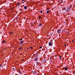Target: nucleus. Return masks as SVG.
I'll list each match as a JSON object with an SVG mask.
<instances>
[{
    "label": "nucleus",
    "mask_w": 75,
    "mask_h": 75,
    "mask_svg": "<svg viewBox=\"0 0 75 75\" xmlns=\"http://www.w3.org/2000/svg\"><path fill=\"white\" fill-rule=\"evenodd\" d=\"M49 46H52V42H50L49 43Z\"/></svg>",
    "instance_id": "f257e3e1"
},
{
    "label": "nucleus",
    "mask_w": 75,
    "mask_h": 75,
    "mask_svg": "<svg viewBox=\"0 0 75 75\" xmlns=\"http://www.w3.org/2000/svg\"><path fill=\"white\" fill-rule=\"evenodd\" d=\"M57 32L58 33H61V30L60 29L58 30Z\"/></svg>",
    "instance_id": "f03ea898"
},
{
    "label": "nucleus",
    "mask_w": 75,
    "mask_h": 75,
    "mask_svg": "<svg viewBox=\"0 0 75 75\" xmlns=\"http://www.w3.org/2000/svg\"><path fill=\"white\" fill-rule=\"evenodd\" d=\"M23 42H24V41H21L20 43V45H21V44H23Z\"/></svg>",
    "instance_id": "7ed1b4c3"
},
{
    "label": "nucleus",
    "mask_w": 75,
    "mask_h": 75,
    "mask_svg": "<svg viewBox=\"0 0 75 75\" xmlns=\"http://www.w3.org/2000/svg\"><path fill=\"white\" fill-rule=\"evenodd\" d=\"M38 60V58H35L34 59V61H37Z\"/></svg>",
    "instance_id": "20e7f679"
},
{
    "label": "nucleus",
    "mask_w": 75,
    "mask_h": 75,
    "mask_svg": "<svg viewBox=\"0 0 75 75\" xmlns=\"http://www.w3.org/2000/svg\"><path fill=\"white\" fill-rule=\"evenodd\" d=\"M64 69H65V70L66 71H67V70H68V68H67V67H64Z\"/></svg>",
    "instance_id": "39448f33"
},
{
    "label": "nucleus",
    "mask_w": 75,
    "mask_h": 75,
    "mask_svg": "<svg viewBox=\"0 0 75 75\" xmlns=\"http://www.w3.org/2000/svg\"><path fill=\"white\" fill-rule=\"evenodd\" d=\"M39 62H38L36 63V65H39Z\"/></svg>",
    "instance_id": "423d86ee"
},
{
    "label": "nucleus",
    "mask_w": 75,
    "mask_h": 75,
    "mask_svg": "<svg viewBox=\"0 0 75 75\" xmlns=\"http://www.w3.org/2000/svg\"><path fill=\"white\" fill-rule=\"evenodd\" d=\"M24 9H27V6H25V7H24Z\"/></svg>",
    "instance_id": "0eeeda50"
},
{
    "label": "nucleus",
    "mask_w": 75,
    "mask_h": 75,
    "mask_svg": "<svg viewBox=\"0 0 75 75\" xmlns=\"http://www.w3.org/2000/svg\"><path fill=\"white\" fill-rule=\"evenodd\" d=\"M41 25H42V24L41 23L40 25H39L38 27H40Z\"/></svg>",
    "instance_id": "6e6552de"
},
{
    "label": "nucleus",
    "mask_w": 75,
    "mask_h": 75,
    "mask_svg": "<svg viewBox=\"0 0 75 75\" xmlns=\"http://www.w3.org/2000/svg\"><path fill=\"white\" fill-rule=\"evenodd\" d=\"M60 57H59V59L60 60H61V58H62V57H61V56H59Z\"/></svg>",
    "instance_id": "1a4fd4ad"
},
{
    "label": "nucleus",
    "mask_w": 75,
    "mask_h": 75,
    "mask_svg": "<svg viewBox=\"0 0 75 75\" xmlns=\"http://www.w3.org/2000/svg\"><path fill=\"white\" fill-rule=\"evenodd\" d=\"M2 42H3V43H5V42H6V41H5V40H3L2 41Z\"/></svg>",
    "instance_id": "9d476101"
},
{
    "label": "nucleus",
    "mask_w": 75,
    "mask_h": 75,
    "mask_svg": "<svg viewBox=\"0 0 75 75\" xmlns=\"http://www.w3.org/2000/svg\"><path fill=\"white\" fill-rule=\"evenodd\" d=\"M46 13H50V11H47Z\"/></svg>",
    "instance_id": "9b49d317"
},
{
    "label": "nucleus",
    "mask_w": 75,
    "mask_h": 75,
    "mask_svg": "<svg viewBox=\"0 0 75 75\" xmlns=\"http://www.w3.org/2000/svg\"><path fill=\"white\" fill-rule=\"evenodd\" d=\"M47 10L48 11H49V8H47Z\"/></svg>",
    "instance_id": "f8f14e48"
},
{
    "label": "nucleus",
    "mask_w": 75,
    "mask_h": 75,
    "mask_svg": "<svg viewBox=\"0 0 75 75\" xmlns=\"http://www.w3.org/2000/svg\"><path fill=\"white\" fill-rule=\"evenodd\" d=\"M66 11H67V12H69V10H67Z\"/></svg>",
    "instance_id": "ddd939ff"
},
{
    "label": "nucleus",
    "mask_w": 75,
    "mask_h": 75,
    "mask_svg": "<svg viewBox=\"0 0 75 75\" xmlns=\"http://www.w3.org/2000/svg\"><path fill=\"white\" fill-rule=\"evenodd\" d=\"M40 13H42V11H41Z\"/></svg>",
    "instance_id": "4468645a"
},
{
    "label": "nucleus",
    "mask_w": 75,
    "mask_h": 75,
    "mask_svg": "<svg viewBox=\"0 0 75 75\" xmlns=\"http://www.w3.org/2000/svg\"><path fill=\"white\" fill-rule=\"evenodd\" d=\"M40 48L41 49V48H42V47L40 46Z\"/></svg>",
    "instance_id": "2eb2a0df"
},
{
    "label": "nucleus",
    "mask_w": 75,
    "mask_h": 75,
    "mask_svg": "<svg viewBox=\"0 0 75 75\" xmlns=\"http://www.w3.org/2000/svg\"><path fill=\"white\" fill-rule=\"evenodd\" d=\"M30 48V49H33V47H31Z\"/></svg>",
    "instance_id": "dca6fc26"
},
{
    "label": "nucleus",
    "mask_w": 75,
    "mask_h": 75,
    "mask_svg": "<svg viewBox=\"0 0 75 75\" xmlns=\"http://www.w3.org/2000/svg\"><path fill=\"white\" fill-rule=\"evenodd\" d=\"M39 18L40 19V18H41V17L39 16Z\"/></svg>",
    "instance_id": "f3484780"
},
{
    "label": "nucleus",
    "mask_w": 75,
    "mask_h": 75,
    "mask_svg": "<svg viewBox=\"0 0 75 75\" xmlns=\"http://www.w3.org/2000/svg\"><path fill=\"white\" fill-rule=\"evenodd\" d=\"M22 39H21L20 40V41H21V40H22Z\"/></svg>",
    "instance_id": "a211bd4d"
},
{
    "label": "nucleus",
    "mask_w": 75,
    "mask_h": 75,
    "mask_svg": "<svg viewBox=\"0 0 75 75\" xmlns=\"http://www.w3.org/2000/svg\"><path fill=\"white\" fill-rule=\"evenodd\" d=\"M66 45H66V44H65L64 46V47H65V46H66Z\"/></svg>",
    "instance_id": "6ab92c4d"
},
{
    "label": "nucleus",
    "mask_w": 75,
    "mask_h": 75,
    "mask_svg": "<svg viewBox=\"0 0 75 75\" xmlns=\"http://www.w3.org/2000/svg\"><path fill=\"white\" fill-rule=\"evenodd\" d=\"M20 5V4H18V6H19Z\"/></svg>",
    "instance_id": "aec40b11"
},
{
    "label": "nucleus",
    "mask_w": 75,
    "mask_h": 75,
    "mask_svg": "<svg viewBox=\"0 0 75 75\" xmlns=\"http://www.w3.org/2000/svg\"><path fill=\"white\" fill-rule=\"evenodd\" d=\"M20 50H21V47H20Z\"/></svg>",
    "instance_id": "412c9836"
},
{
    "label": "nucleus",
    "mask_w": 75,
    "mask_h": 75,
    "mask_svg": "<svg viewBox=\"0 0 75 75\" xmlns=\"http://www.w3.org/2000/svg\"><path fill=\"white\" fill-rule=\"evenodd\" d=\"M57 57V55H55V57Z\"/></svg>",
    "instance_id": "4be33fe9"
},
{
    "label": "nucleus",
    "mask_w": 75,
    "mask_h": 75,
    "mask_svg": "<svg viewBox=\"0 0 75 75\" xmlns=\"http://www.w3.org/2000/svg\"><path fill=\"white\" fill-rule=\"evenodd\" d=\"M2 65H0V67H1V66Z\"/></svg>",
    "instance_id": "5701e85b"
},
{
    "label": "nucleus",
    "mask_w": 75,
    "mask_h": 75,
    "mask_svg": "<svg viewBox=\"0 0 75 75\" xmlns=\"http://www.w3.org/2000/svg\"><path fill=\"white\" fill-rule=\"evenodd\" d=\"M10 34H12V32H10Z\"/></svg>",
    "instance_id": "b1692460"
},
{
    "label": "nucleus",
    "mask_w": 75,
    "mask_h": 75,
    "mask_svg": "<svg viewBox=\"0 0 75 75\" xmlns=\"http://www.w3.org/2000/svg\"><path fill=\"white\" fill-rule=\"evenodd\" d=\"M24 61V59H23V60H22V61Z\"/></svg>",
    "instance_id": "393cba45"
},
{
    "label": "nucleus",
    "mask_w": 75,
    "mask_h": 75,
    "mask_svg": "<svg viewBox=\"0 0 75 75\" xmlns=\"http://www.w3.org/2000/svg\"><path fill=\"white\" fill-rule=\"evenodd\" d=\"M74 40H73V41H72V42H74Z\"/></svg>",
    "instance_id": "a878e982"
},
{
    "label": "nucleus",
    "mask_w": 75,
    "mask_h": 75,
    "mask_svg": "<svg viewBox=\"0 0 75 75\" xmlns=\"http://www.w3.org/2000/svg\"><path fill=\"white\" fill-rule=\"evenodd\" d=\"M22 1H24V0H21Z\"/></svg>",
    "instance_id": "bb28decb"
},
{
    "label": "nucleus",
    "mask_w": 75,
    "mask_h": 75,
    "mask_svg": "<svg viewBox=\"0 0 75 75\" xmlns=\"http://www.w3.org/2000/svg\"><path fill=\"white\" fill-rule=\"evenodd\" d=\"M14 8V7H13V8Z\"/></svg>",
    "instance_id": "cd10ccee"
},
{
    "label": "nucleus",
    "mask_w": 75,
    "mask_h": 75,
    "mask_svg": "<svg viewBox=\"0 0 75 75\" xmlns=\"http://www.w3.org/2000/svg\"><path fill=\"white\" fill-rule=\"evenodd\" d=\"M25 31H27V30H25Z\"/></svg>",
    "instance_id": "c85d7f7f"
},
{
    "label": "nucleus",
    "mask_w": 75,
    "mask_h": 75,
    "mask_svg": "<svg viewBox=\"0 0 75 75\" xmlns=\"http://www.w3.org/2000/svg\"><path fill=\"white\" fill-rule=\"evenodd\" d=\"M20 73H21V72H20Z\"/></svg>",
    "instance_id": "c756f323"
}]
</instances>
